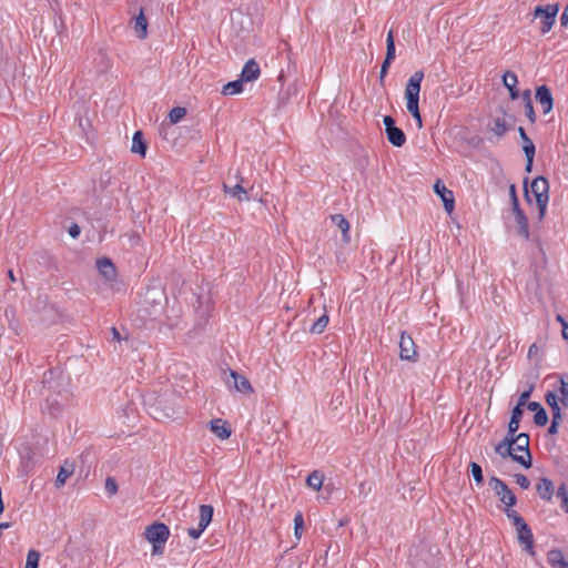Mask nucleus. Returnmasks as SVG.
<instances>
[{
  "label": "nucleus",
  "mask_w": 568,
  "mask_h": 568,
  "mask_svg": "<svg viewBox=\"0 0 568 568\" xmlns=\"http://www.w3.org/2000/svg\"><path fill=\"white\" fill-rule=\"evenodd\" d=\"M510 128L511 123L507 121V113L504 112L501 116H496L494 119L490 130L495 133L496 136L501 138L508 132Z\"/></svg>",
  "instance_id": "19"
},
{
  "label": "nucleus",
  "mask_w": 568,
  "mask_h": 568,
  "mask_svg": "<svg viewBox=\"0 0 568 568\" xmlns=\"http://www.w3.org/2000/svg\"><path fill=\"white\" fill-rule=\"evenodd\" d=\"M303 527H304L303 514L301 511H297V514L294 517V535L298 539L302 536Z\"/></svg>",
  "instance_id": "35"
},
{
  "label": "nucleus",
  "mask_w": 568,
  "mask_h": 568,
  "mask_svg": "<svg viewBox=\"0 0 568 568\" xmlns=\"http://www.w3.org/2000/svg\"><path fill=\"white\" fill-rule=\"evenodd\" d=\"M213 507L211 505H201L199 508V523L197 527H191L187 529V534L193 539H197L202 532L206 529V527L212 521L213 517Z\"/></svg>",
  "instance_id": "8"
},
{
  "label": "nucleus",
  "mask_w": 568,
  "mask_h": 568,
  "mask_svg": "<svg viewBox=\"0 0 568 568\" xmlns=\"http://www.w3.org/2000/svg\"><path fill=\"white\" fill-rule=\"evenodd\" d=\"M97 267L100 272V274L105 280H113L115 277V267L112 261L108 257H102L97 260Z\"/></svg>",
  "instance_id": "20"
},
{
  "label": "nucleus",
  "mask_w": 568,
  "mask_h": 568,
  "mask_svg": "<svg viewBox=\"0 0 568 568\" xmlns=\"http://www.w3.org/2000/svg\"><path fill=\"white\" fill-rule=\"evenodd\" d=\"M132 28L139 39L143 40L148 37V20L143 8H141L139 14L133 18Z\"/></svg>",
  "instance_id": "17"
},
{
  "label": "nucleus",
  "mask_w": 568,
  "mask_h": 568,
  "mask_svg": "<svg viewBox=\"0 0 568 568\" xmlns=\"http://www.w3.org/2000/svg\"><path fill=\"white\" fill-rule=\"evenodd\" d=\"M514 447L515 452L513 460L525 468H530L532 465V457L529 450V435L526 433L518 434V438L514 442Z\"/></svg>",
  "instance_id": "4"
},
{
  "label": "nucleus",
  "mask_w": 568,
  "mask_h": 568,
  "mask_svg": "<svg viewBox=\"0 0 568 568\" xmlns=\"http://www.w3.org/2000/svg\"><path fill=\"white\" fill-rule=\"evenodd\" d=\"M511 210H513V213L515 215V217L519 214H523L525 213L521 209H520V205H519V201L517 202H513L511 203Z\"/></svg>",
  "instance_id": "53"
},
{
  "label": "nucleus",
  "mask_w": 568,
  "mask_h": 568,
  "mask_svg": "<svg viewBox=\"0 0 568 568\" xmlns=\"http://www.w3.org/2000/svg\"><path fill=\"white\" fill-rule=\"evenodd\" d=\"M131 151L133 153H138V154H140L142 156L145 155V153H146V143H145L144 139H143V134H142L141 131H136L133 134Z\"/></svg>",
  "instance_id": "24"
},
{
  "label": "nucleus",
  "mask_w": 568,
  "mask_h": 568,
  "mask_svg": "<svg viewBox=\"0 0 568 568\" xmlns=\"http://www.w3.org/2000/svg\"><path fill=\"white\" fill-rule=\"evenodd\" d=\"M39 560L40 554L34 549H30L27 555L26 568H38Z\"/></svg>",
  "instance_id": "32"
},
{
  "label": "nucleus",
  "mask_w": 568,
  "mask_h": 568,
  "mask_svg": "<svg viewBox=\"0 0 568 568\" xmlns=\"http://www.w3.org/2000/svg\"><path fill=\"white\" fill-rule=\"evenodd\" d=\"M523 151L526 159H534L536 151L534 142H529V144H523Z\"/></svg>",
  "instance_id": "44"
},
{
  "label": "nucleus",
  "mask_w": 568,
  "mask_h": 568,
  "mask_svg": "<svg viewBox=\"0 0 568 568\" xmlns=\"http://www.w3.org/2000/svg\"><path fill=\"white\" fill-rule=\"evenodd\" d=\"M210 428L211 432L220 439H227L232 433L229 423L222 418H215L211 420Z\"/></svg>",
  "instance_id": "16"
},
{
  "label": "nucleus",
  "mask_w": 568,
  "mask_h": 568,
  "mask_svg": "<svg viewBox=\"0 0 568 568\" xmlns=\"http://www.w3.org/2000/svg\"><path fill=\"white\" fill-rule=\"evenodd\" d=\"M517 223V233L525 240H529V223L525 213L519 214L515 217Z\"/></svg>",
  "instance_id": "25"
},
{
  "label": "nucleus",
  "mask_w": 568,
  "mask_h": 568,
  "mask_svg": "<svg viewBox=\"0 0 568 568\" xmlns=\"http://www.w3.org/2000/svg\"><path fill=\"white\" fill-rule=\"evenodd\" d=\"M534 159H526L525 171L530 173L532 171Z\"/></svg>",
  "instance_id": "61"
},
{
  "label": "nucleus",
  "mask_w": 568,
  "mask_h": 568,
  "mask_svg": "<svg viewBox=\"0 0 568 568\" xmlns=\"http://www.w3.org/2000/svg\"><path fill=\"white\" fill-rule=\"evenodd\" d=\"M545 400L549 407H552L558 404V397L554 392H547L545 395Z\"/></svg>",
  "instance_id": "46"
},
{
  "label": "nucleus",
  "mask_w": 568,
  "mask_h": 568,
  "mask_svg": "<svg viewBox=\"0 0 568 568\" xmlns=\"http://www.w3.org/2000/svg\"><path fill=\"white\" fill-rule=\"evenodd\" d=\"M517 438H518V434L516 435V433H509V430H508L507 435L505 436V438L503 440L504 442L508 440V444L514 445V442Z\"/></svg>",
  "instance_id": "56"
},
{
  "label": "nucleus",
  "mask_w": 568,
  "mask_h": 568,
  "mask_svg": "<svg viewBox=\"0 0 568 568\" xmlns=\"http://www.w3.org/2000/svg\"><path fill=\"white\" fill-rule=\"evenodd\" d=\"M328 324V315L327 314H323L322 316H320L317 318V321H315L311 328H310V332L312 334H321L325 327L327 326Z\"/></svg>",
  "instance_id": "31"
},
{
  "label": "nucleus",
  "mask_w": 568,
  "mask_h": 568,
  "mask_svg": "<svg viewBox=\"0 0 568 568\" xmlns=\"http://www.w3.org/2000/svg\"><path fill=\"white\" fill-rule=\"evenodd\" d=\"M324 476L318 470L312 471L306 479V484L308 487L313 488L314 490H320L323 486Z\"/></svg>",
  "instance_id": "27"
},
{
  "label": "nucleus",
  "mask_w": 568,
  "mask_h": 568,
  "mask_svg": "<svg viewBox=\"0 0 568 568\" xmlns=\"http://www.w3.org/2000/svg\"><path fill=\"white\" fill-rule=\"evenodd\" d=\"M560 507L568 514V499L560 501Z\"/></svg>",
  "instance_id": "64"
},
{
  "label": "nucleus",
  "mask_w": 568,
  "mask_h": 568,
  "mask_svg": "<svg viewBox=\"0 0 568 568\" xmlns=\"http://www.w3.org/2000/svg\"><path fill=\"white\" fill-rule=\"evenodd\" d=\"M399 357L403 361L409 362H416L418 357L413 338L405 333H402L399 339Z\"/></svg>",
  "instance_id": "11"
},
{
  "label": "nucleus",
  "mask_w": 568,
  "mask_h": 568,
  "mask_svg": "<svg viewBox=\"0 0 568 568\" xmlns=\"http://www.w3.org/2000/svg\"><path fill=\"white\" fill-rule=\"evenodd\" d=\"M261 74L260 65L254 59H250L243 67L240 79L243 82H252L258 79Z\"/></svg>",
  "instance_id": "15"
},
{
  "label": "nucleus",
  "mask_w": 568,
  "mask_h": 568,
  "mask_svg": "<svg viewBox=\"0 0 568 568\" xmlns=\"http://www.w3.org/2000/svg\"><path fill=\"white\" fill-rule=\"evenodd\" d=\"M396 57V49H395V40H394V32L393 30H389L386 38V57L385 59L388 61H394Z\"/></svg>",
  "instance_id": "30"
},
{
  "label": "nucleus",
  "mask_w": 568,
  "mask_h": 568,
  "mask_svg": "<svg viewBox=\"0 0 568 568\" xmlns=\"http://www.w3.org/2000/svg\"><path fill=\"white\" fill-rule=\"evenodd\" d=\"M519 424L518 422H514L511 418L508 423V429H509V433H517L518 428H519Z\"/></svg>",
  "instance_id": "57"
},
{
  "label": "nucleus",
  "mask_w": 568,
  "mask_h": 568,
  "mask_svg": "<svg viewBox=\"0 0 568 568\" xmlns=\"http://www.w3.org/2000/svg\"><path fill=\"white\" fill-rule=\"evenodd\" d=\"M521 99L524 102L525 114L528 118L529 122L534 124L536 122L537 116L534 110L530 90H525L521 93Z\"/></svg>",
  "instance_id": "22"
},
{
  "label": "nucleus",
  "mask_w": 568,
  "mask_h": 568,
  "mask_svg": "<svg viewBox=\"0 0 568 568\" xmlns=\"http://www.w3.org/2000/svg\"><path fill=\"white\" fill-rule=\"evenodd\" d=\"M562 337L568 341V324L562 327Z\"/></svg>",
  "instance_id": "63"
},
{
  "label": "nucleus",
  "mask_w": 568,
  "mask_h": 568,
  "mask_svg": "<svg viewBox=\"0 0 568 568\" xmlns=\"http://www.w3.org/2000/svg\"><path fill=\"white\" fill-rule=\"evenodd\" d=\"M144 536L151 544H165L170 536V529L165 524L155 523L145 528Z\"/></svg>",
  "instance_id": "10"
},
{
  "label": "nucleus",
  "mask_w": 568,
  "mask_h": 568,
  "mask_svg": "<svg viewBox=\"0 0 568 568\" xmlns=\"http://www.w3.org/2000/svg\"><path fill=\"white\" fill-rule=\"evenodd\" d=\"M509 91V95L511 100H516L519 98V91L517 90V87L507 88Z\"/></svg>",
  "instance_id": "59"
},
{
  "label": "nucleus",
  "mask_w": 568,
  "mask_h": 568,
  "mask_svg": "<svg viewBox=\"0 0 568 568\" xmlns=\"http://www.w3.org/2000/svg\"><path fill=\"white\" fill-rule=\"evenodd\" d=\"M547 559L551 567L560 566V568H561L562 566H566V562H567L564 558L561 550H559V549L550 550L548 552Z\"/></svg>",
  "instance_id": "29"
},
{
  "label": "nucleus",
  "mask_w": 568,
  "mask_h": 568,
  "mask_svg": "<svg viewBox=\"0 0 568 568\" xmlns=\"http://www.w3.org/2000/svg\"><path fill=\"white\" fill-rule=\"evenodd\" d=\"M531 390H532V387H530L528 390L523 392L518 398L517 405L523 406V407L526 406L528 404L527 402L531 395Z\"/></svg>",
  "instance_id": "45"
},
{
  "label": "nucleus",
  "mask_w": 568,
  "mask_h": 568,
  "mask_svg": "<svg viewBox=\"0 0 568 568\" xmlns=\"http://www.w3.org/2000/svg\"><path fill=\"white\" fill-rule=\"evenodd\" d=\"M111 334H112V341H116V342L121 341L120 332L115 327L111 328Z\"/></svg>",
  "instance_id": "60"
},
{
  "label": "nucleus",
  "mask_w": 568,
  "mask_h": 568,
  "mask_svg": "<svg viewBox=\"0 0 568 568\" xmlns=\"http://www.w3.org/2000/svg\"><path fill=\"white\" fill-rule=\"evenodd\" d=\"M105 491L109 496H113L118 491V484L113 477H108L104 485Z\"/></svg>",
  "instance_id": "40"
},
{
  "label": "nucleus",
  "mask_w": 568,
  "mask_h": 568,
  "mask_svg": "<svg viewBox=\"0 0 568 568\" xmlns=\"http://www.w3.org/2000/svg\"><path fill=\"white\" fill-rule=\"evenodd\" d=\"M536 490L541 499L550 501L555 491V486L550 479L544 477L537 484Z\"/></svg>",
  "instance_id": "18"
},
{
  "label": "nucleus",
  "mask_w": 568,
  "mask_h": 568,
  "mask_svg": "<svg viewBox=\"0 0 568 568\" xmlns=\"http://www.w3.org/2000/svg\"><path fill=\"white\" fill-rule=\"evenodd\" d=\"M332 222L341 230L343 235V241L345 243H349L351 235H349V223L342 214H334L331 216Z\"/></svg>",
  "instance_id": "21"
},
{
  "label": "nucleus",
  "mask_w": 568,
  "mask_h": 568,
  "mask_svg": "<svg viewBox=\"0 0 568 568\" xmlns=\"http://www.w3.org/2000/svg\"><path fill=\"white\" fill-rule=\"evenodd\" d=\"M434 191L442 199L445 211L450 214L455 207V197L453 192L448 190L440 180L435 182Z\"/></svg>",
  "instance_id": "12"
},
{
  "label": "nucleus",
  "mask_w": 568,
  "mask_h": 568,
  "mask_svg": "<svg viewBox=\"0 0 568 568\" xmlns=\"http://www.w3.org/2000/svg\"><path fill=\"white\" fill-rule=\"evenodd\" d=\"M503 83L506 88L517 87V75L511 71H506L503 75Z\"/></svg>",
  "instance_id": "37"
},
{
  "label": "nucleus",
  "mask_w": 568,
  "mask_h": 568,
  "mask_svg": "<svg viewBox=\"0 0 568 568\" xmlns=\"http://www.w3.org/2000/svg\"><path fill=\"white\" fill-rule=\"evenodd\" d=\"M81 230H80V226L78 224H72L70 227H69V234L71 237L75 239L79 236Z\"/></svg>",
  "instance_id": "51"
},
{
  "label": "nucleus",
  "mask_w": 568,
  "mask_h": 568,
  "mask_svg": "<svg viewBox=\"0 0 568 568\" xmlns=\"http://www.w3.org/2000/svg\"><path fill=\"white\" fill-rule=\"evenodd\" d=\"M488 485L495 491L499 500L506 505V507H513L516 505L517 498L515 494L501 479L496 476H491L489 478Z\"/></svg>",
  "instance_id": "6"
},
{
  "label": "nucleus",
  "mask_w": 568,
  "mask_h": 568,
  "mask_svg": "<svg viewBox=\"0 0 568 568\" xmlns=\"http://www.w3.org/2000/svg\"><path fill=\"white\" fill-rule=\"evenodd\" d=\"M152 545H153V549H152L153 555H162L163 554L165 544H152Z\"/></svg>",
  "instance_id": "54"
},
{
  "label": "nucleus",
  "mask_w": 568,
  "mask_h": 568,
  "mask_svg": "<svg viewBox=\"0 0 568 568\" xmlns=\"http://www.w3.org/2000/svg\"><path fill=\"white\" fill-rule=\"evenodd\" d=\"M560 420L551 419V424L548 428V434L556 435L558 434V427H559Z\"/></svg>",
  "instance_id": "50"
},
{
  "label": "nucleus",
  "mask_w": 568,
  "mask_h": 568,
  "mask_svg": "<svg viewBox=\"0 0 568 568\" xmlns=\"http://www.w3.org/2000/svg\"><path fill=\"white\" fill-rule=\"evenodd\" d=\"M525 185V199L528 203H531V195H534L539 214L538 219L542 220L546 214L547 205L549 202V183L545 176H537L534 179L530 185V191L527 187V180L524 182Z\"/></svg>",
  "instance_id": "2"
},
{
  "label": "nucleus",
  "mask_w": 568,
  "mask_h": 568,
  "mask_svg": "<svg viewBox=\"0 0 568 568\" xmlns=\"http://www.w3.org/2000/svg\"><path fill=\"white\" fill-rule=\"evenodd\" d=\"M517 538L520 544L524 545V549L531 556L535 555L534 550V536L530 527L527 523H523L521 525L516 527Z\"/></svg>",
  "instance_id": "13"
},
{
  "label": "nucleus",
  "mask_w": 568,
  "mask_h": 568,
  "mask_svg": "<svg viewBox=\"0 0 568 568\" xmlns=\"http://www.w3.org/2000/svg\"><path fill=\"white\" fill-rule=\"evenodd\" d=\"M548 422V415L545 408H540L535 416H534V423L537 426H545Z\"/></svg>",
  "instance_id": "39"
},
{
  "label": "nucleus",
  "mask_w": 568,
  "mask_h": 568,
  "mask_svg": "<svg viewBox=\"0 0 568 568\" xmlns=\"http://www.w3.org/2000/svg\"><path fill=\"white\" fill-rule=\"evenodd\" d=\"M550 410H551L552 419L561 420L562 415H561V408H560L559 404L550 407Z\"/></svg>",
  "instance_id": "48"
},
{
  "label": "nucleus",
  "mask_w": 568,
  "mask_h": 568,
  "mask_svg": "<svg viewBox=\"0 0 568 568\" xmlns=\"http://www.w3.org/2000/svg\"><path fill=\"white\" fill-rule=\"evenodd\" d=\"M524 415V407L523 406H519V405H516L513 410H511V416L510 418L514 420V422H518L520 423V419Z\"/></svg>",
  "instance_id": "43"
},
{
  "label": "nucleus",
  "mask_w": 568,
  "mask_h": 568,
  "mask_svg": "<svg viewBox=\"0 0 568 568\" xmlns=\"http://www.w3.org/2000/svg\"><path fill=\"white\" fill-rule=\"evenodd\" d=\"M131 241L132 243L138 244L141 241V237L138 233H134L131 235Z\"/></svg>",
  "instance_id": "62"
},
{
  "label": "nucleus",
  "mask_w": 568,
  "mask_h": 568,
  "mask_svg": "<svg viewBox=\"0 0 568 568\" xmlns=\"http://www.w3.org/2000/svg\"><path fill=\"white\" fill-rule=\"evenodd\" d=\"M495 452L503 458L510 457L513 459L515 447L514 445L508 444V440H501L495 446Z\"/></svg>",
  "instance_id": "28"
},
{
  "label": "nucleus",
  "mask_w": 568,
  "mask_h": 568,
  "mask_svg": "<svg viewBox=\"0 0 568 568\" xmlns=\"http://www.w3.org/2000/svg\"><path fill=\"white\" fill-rule=\"evenodd\" d=\"M186 114V109L182 106H175L173 108L169 113V119L171 123H178L180 120H182Z\"/></svg>",
  "instance_id": "33"
},
{
  "label": "nucleus",
  "mask_w": 568,
  "mask_h": 568,
  "mask_svg": "<svg viewBox=\"0 0 568 568\" xmlns=\"http://www.w3.org/2000/svg\"><path fill=\"white\" fill-rule=\"evenodd\" d=\"M560 23L564 27L568 24V4L564 8V11L560 17Z\"/></svg>",
  "instance_id": "55"
},
{
  "label": "nucleus",
  "mask_w": 568,
  "mask_h": 568,
  "mask_svg": "<svg viewBox=\"0 0 568 568\" xmlns=\"http://www.w3.org/2000/svg\"><path fill=\"white\" fill-rule=\"evenodd\" d=\"M557 497L560 501L568 499V490L565 484H561L557 489Z\"/></svg>",
  "instance_id": "47"
},
{
  "label": "nucleus",
  "mask_w": 568,
  "mask_h": 568,
  "mask_svg": "<svg viewBox=\"0 0 568 568\" xmlns=\"http://www.w3.org/2000/svg\"><path fill=\"white\" fill-rule=\"evenodd\" d=\"M243 182L244 179L241 176L240 172L236 171L233 176L229 174L226 181L223 183V190L239 202L250 201L247 190L242 186Z\"/></svg>",
  "instance_id": "5"
},
{
  "label": "nucleus",
  "mask_w": 568,
  "mask_h": 568,
  "mask_svg": "<svg viewBox=\"0 0 568 568\" xmlns=\"http://www.w3.org/2000/svg\"><path fill=\"white\" fill-rule=\"evenodd\" d=\"M74 467L72 464L65 462L61 467L55 478V487H62L67 479L73 474Z\"/></svg>",
  "instance_id": "23"
},
{
  "label": "nucleus",
  "mask_w": 568,
  "mask_h": 568,
  "mask_svg": "<svg viewBox=\"0 0 568 568\" xmlns=\"http://www.w3.org/2000/svg\"><path fill=\"white\" fill-rule=\"evenodd\" d=\"M516 484L521 487L523 489H528L530 486V481L527 478V476L523 474H516L515 475Z\"/></svg>",
  "instance_id": "42"
},
{
  "label": "nucleus",
  "mask_w": 568,
  "mask_h": 568,
  "mask_svg": "<svg viewBox=\"0 0 568 568\" xmlns=\"http://www.w3.org/2000/svg\"><path fill=\"white\" fill-rule=\"evenodd\" d=\"M390 63H392V61H388L386 59H384V61L382 63L381 71H379V83L382 85H384L385 77L388 73V69H389Z\"/></svg>",
  "instance_id": "41"
},
{
  "label": "nucleus",
  "mask_w": 568,
  "mask_h": 568,
  "mask_svg": "<svg viewBox=\"0 0 568 568\" xmlns=\"http://www.w3.org/2000/svg\"><path fill=\"white\" fill-rule=\"evenodd\" d=\"M383 123L388 142L396 148L403 146L406 143V134L400 128L396 126L395 120L390 115H385Z\"/></svg>",
  "instance_id": "7"
},
{
  "label": "nucleus",
  "mask_w": 568,
  "mask_h": 568,
  "mask_svg": "<svg viewBox=\"0 0 568 568\" xmlns=\"http://www.w3.org/2000/svg\"><path fill=\"white\" fill-rule=\"evenodd\" d=\"M424 79V72L423 71H416L414 72L410 78L408 79L405 88V99H406V108L407 111L412 114V116L415 119L417 126L420 129L423 126V120L419 112V92H420V84Z\"/></svg>",
  "instance_id": "1"
},
{
  "label": "nucleus",
  "mask_w": 568,
  "mask_h": 568,
  "mask_svg": "<svg viewBox=\"0 0 568 568\" xmlns=\"http://www.w3.org/2000/svg\"><path fill=\"white\" fill-rule=\"evenodd\" d=\"M511 507H507L505 509L506 516L513 521L514 526L517 527L525 523L524 518L514 509H510Z\"/></svg>",
  "instance_id": "36"
},
{
  "label": "nucleus",
  "mask_w": 568,
  "mask_h": 568,
  "mask_svg": "<svg viewBox=\"0 0 568 568\" xmlns=\"http://www.w3.org/2000/svg\"><path fill=\"white\" fill-rule=\"evenodd\" d=\"M559 11L558 3H548L546 6H538L534 10V18L540 19V32L548 33L555 24L556 17Z\"/></svg>",
  "instance_id": "3"
},
{
  "label": "nucleus",
  "mask_w": 568,
  "mask_h": 568,
  "mask_svg": "<svg viewBox=\"0 0 568 568\" xmlns=\"http://www.w3.org/2000/svg\"><path fill=\"white\" fill-rule=\"evenodd\" d=\"M225 383L230 389H235L241 394L248 395L253 393L250 381L236 371L230 369L229 378L225 379Z\"/></svg>",
  "instance_id": "9"
},
{
  "label": "nucleus",
  "mask_w": 568,
  "mask_h": 568,
  "mask_svg": "<svg viewBox=\"0 0 568 568\" xmlns=\"http://www.w3.org/2000/svg\"><path fill=\"white\" fill-rule=\"evenodd\" d=\"M509 196H510V201H511V203H513V202H517V201H518L515 184H511V185L509 186Z\"/></svg>",
  "instance_id": "58"
},
{
  "label": "nucleus",
  "mask_w": 568,
  "mask_h": 568,
  "mask_svg": "<svg viewBox=\"0 0 568 568\" xmlns=\"http://www.w3.org/2000/svg\"><path fill=\"white\" fill-rule=\"evenodd\" d=\"M469 466H470V471H471V475H473L475 481L478 485H481L484 483L481 466L475 462H471Z\"/></svg>",
  "instance_id": "34"
},
{
  "label": "nucleus",
  "mask_w": 568,
  "mask_h": 568,
  "mask_svg": "<svg viewBox=\"0 0 568 568\" xmlns=\"http://www.w3.org/2000/svg\"><path fill=\"white\" fill-rule=\"evenodd\" d=\"M536 100L541 105L544 114H548L554 108V99L547 85H539L536 89Z\"/></svg>",
  "instance_id": "14"
},
{
  "label": "nucleus",
  "mask_w": 568,
  "mask_h": 568,
  "mask_svg": "<svg viewBox=\"0 0 568 568\" xmlns=\"http://www.w3.org/2000/svg\"><path fill=\"white\" fill-rule=\"evenodd\" d=\"M526 406L530 412H535V414L540 410V408H544L538 402H529Z\"/></svg>",
  "instance_id": "52"
},
{
  "label": "nucleus",
  "mask_w": 568,
  "mask_h": 568,
  "mask_svg": "<svg viewBox=\"0 0 568 568\" xmlns=\"http://www.w3.org/2000/svg\"><path fill=\"white\" fill-rule=\"evenodd\" d=\"M560 402L565 407H568V382L564 379V376L560 377Z\"/></svg>",
  "instance_id": "38"
},
{
  "label": "nucleus",
  "mask_w": 568,
  "mask_h": 568,
  "mask_svg": "<svg viewBox=\"0 0 568 568\" xmlns=\"http://www.w3.org/2000/svg\"><path fill=\"white\" fill-rule=\"evenodd\" d=\"M243 83L244 82L241 79L227 82L222 88V94L234 95V94L241 93L243 91Z\"/></svg>",
  "instance_id": "26"
},
{
  "label": "nucleus",
  "mask_w": 568,
  "mask_h": 568,
  "mask_svg": "<svg viewBox=\"0 0 568 568\" xmlns=\"http://www.w3.org/2000/svg\"><path fill=\"white\" fill-rule=\"evenodd\" d=\"M518 133H519V136H520V139L523 141V144H529V142H532L530 140V138L527 135V133H526V131H525V129L523 126L518 128Z\"/></svg>",
  "instance_id": "49"
}]
</instances>
